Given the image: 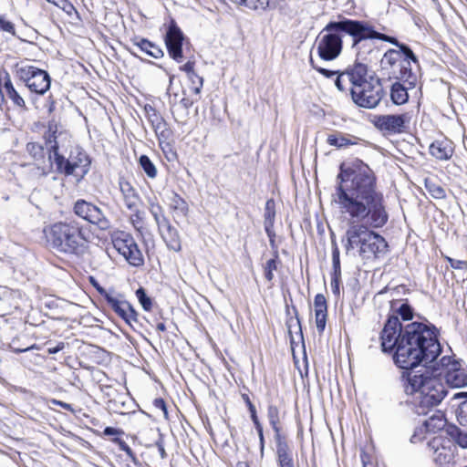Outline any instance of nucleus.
<instances>
[{"instance_id": "338daca9", "label": "nucleus", "mask_w": 467, "mask_h": 467, "mask_svg": "<svg viewBox=\"0 0 467 467\" xmlns=\"http://www.w3.org/2000/svg\"><path fill=\"white\" fill-rule=\"evenodd\" d=\"M57 404L59 405L61 408L68 410V411H71V412L74 411V409H73L72 405L69 404V403H66L64 401H57Z\"/></svg>"}, {"instance_id": "a878e982", "label": "nucleus", "mask_w": 467, "mask_h": 467, "mask_svg": "<svg viewBox=\"0 0 467 467\" xmlns=\"http://www.w3.org/2000/svg\"><path fill=\"white\" fill-rule=\"evenodd\" d=\"M107 304L124 321L133 309V306L128 301L119 300L113 296L108 298Z\"/></svg>"}, {"instance_id": "f257e3e1", "label": "nucleus", "mask_w": 467, "mask_h": 467, "mask_svg": "<svg viewBox=\"0 0 467 467\" xmlns=\"http://www.w3.org/2000/svg\"><path fill=\"white\" fill-rule=\"evenodd\" d=\"M332 198L349 225L343 239L347 254L358 249L365 259L385 254L388 243L374 230L384 227L389 214L372 169L358 159L348 165L341 163Z\"/></svg>"}, {"instance_id": "603ef678", "label": "nucleus", "mask_w": 467, "mask_h": 467, "mask_svg": "<svg viewBox=\"0 0 467 467\" xmlns=\"http://www.w3.org/2000/svg\"><path fill=\"white\" fill-rule=\"evenodd\" d=\"M340 281H341V275H337L336 274H332L331 289H332V293L337 297H339V296H340V288H339Z\"/></svg>"}, {"instance_id": "cd10ccee", "label": "nucleus", "mask_w": 467, "mask_h": 467, "mask_svg": "<svg viewBox=\"0 0 467 467\" xmlns=\"http://www.w3.org/2000/svg\"><path fill=\"white\" fill-rule=\"evenodd\" d=\"M57 125L55 121H49L48 130L45 134L46 147L49 154H54L58 151L57 138Z\"/></svg>"}, {"instance_id": "3c124183", "label": "nucleus", "mask_w": 467, "mask_h": 467, "mask_svg": "<svg viewBox=\"0 0 467 467\" xmlns=\"http://www.w3.org/2000/svg\"><path fill=\"white\" fill-rule=\"evenodd\" d=\"M310 63H311V66L313 67V68H315L317 72H319L320 74H322L324 77H326L327 78H330L336 75L337 77L338 74L340 73L339 71L329 70V69L316 66L314 63V60L312 58L310 59Z\"/></svg>"}, {"instance_id": "f704fd0d", "label": "nucleus", "mask_w": 467, "mask_h": 467, "mask_svg": "<svg viewBox=\"0 0 467 467\" xmlns=\"http://www.w3.org/2000/svg\"><path fill=\"white\" fill-rule=\"evenodd\" d=\"M425 188L432 198L444 199L446 197L444 188L431 180H425Z\"/></svg>"}, {"instance_id": "72a5a7b5", "label": "nucleus", "mask_w": 467, "mask_h": 467, "mask_svg": "<svg viewBox=\"0 0 467 467\" xmlns=\"http://www.w3.org/2000/svg\"><path fill=\"white\" fill-rule=\"evenodd\" d=\"M465 398L458 407L456 417L460 425L467 428V392H460L455 395V398Z\"/></svg>"}, {"instance_id": "f8f14e48", "label": "nucleus", "mask_w": 467, "mask_h": 467, "mask_svg": "<svg viewBox=\"0 0 467 467\" xmlns=\"http://www.w3.org/2000/svg\"><path fill=\"white\" fill-rule=\"evenodd\" d=\"M360 30L362 37L361 42L363 43L362 50L366 52V55H369L374 50L373 44L368 41L379 39L396 46L399 48L396 49V52H402L406 57L412 56L413 51L408 45L400 43L394 36L378 32L375 27L368 21L360 20Z\"/></svg>"}, {"instance_id": "dca6fc26", "label": "nucleus", "mask_w": 467, "mask_h": 467, "mask_svg": "<svg viewBox=\"0 0 467 467\" xmlns=\"http://www.w3.org/2000/svg\"><path fill=\"white\" fill-rule=\"evenodd\" d=\"M446 425L445 415L441 410L435 412L424 421L423 426L415 430L413 435L410 437V442L417 443L423 439L425 431L436 432L442 430Z\"/></svg>"}, {"instance_id": "9b49d317", "label": "nucleus", "mask_w": 467, "mask_h": 467, "mask_svg": "<svg viewBox=\"0 0 467 467\" xmlns=\"http://www.w3.org/2000/svg\"><path fill=\"white\" fill-rule=\"evenodd\" d=\"M353 102L360 108L374 109L381 101L384 90L379 78H374L350 93Z\"/></svg>"}, {"instance_id": "de8ad7c7", "label": "nucleus", "mask_w": 467, "mask_h": 467, "mask_svg": "<svg viewBox=\"0 0 467 467\" xmlns=\"http://www.w3.org/2000/svg\"><path fill=\"white\" fill-rule=\"evenodd\" d=\"M315 312H327V300L324 295L317 294L314 299Z\"/></svg>"}, {"instance_id": "2f4dec72", "label": "nucleus", "mask_w": 467, "mask_h": 467, "mask_svg": "<svg viewBox=\"0 0 467 467\" xmlns=\"http://www.w3.org/2000/svg\"><path fill=\"white\" fill-rule=\"evenodd\" d=\"M180 70L184 71L187 73L189 79L192 81V84L195 83V80H193V78H197L198 80V86L193 88V92L195 94H199L201 92V89L202 88V78L198 76L196 72L194 71V62L193 61H188L183 66L180 67Z\"/></svg>"}, {"instance_id": "bf43d9fd", "label": "nucleus", "mask_w": 467, "mask_h": 467, "mask_svg": "<svg viewBox=\"0 0 467 467\" xmlns=\"http://www.w3.org/2000/svg\"><path fill=\"white\" fill-rule=\"evenodd\" d=\"M60 9L65 11L67 14L71 15L73 12H77L75 6L68 0H64L59 6Z\"/></svg>"}, {"instance_id": "6e6552de", "label": "nucleus", "mask_w": 467, "mask_h": 467, "mask_svg": "<svg viewBox=\"0 0 467 467\" xmlns=\"http://www.w3.org/2000/svg\"><path fill=\"white\" fill-rule=\"evenodd\" d=\"M365 59H358L353 65L348 66L344 71L340 72L336 78L335 85L339 91L353 92L356 88L361 87L375 77L368 73V65L364 63Z\"/></svg>"}, {"instance_id": "bb28decb", "label": "nucleus", "mask_w": 467, "mask_h": 467, "mask_svg": "<svg viewBox=\"0 0 467 467\" xmlns=\"http://www.w3.org/2000/svg\"><path fill=\"white\" fill-rule=\"evenodd\" d=\"M410 88L409 85L405 87L397 80L391 85L390 88V99L391 101L396 105H403L409 100L408 89Z\"/></svg>"}, {"instance_id": "39448f33", "label": "nucleus", "mask_w": 467, "mask_h": 467, "mask_svg": "<svg viewBox=\"0 0 467 467\" xmlns=\"http://www.w3.org/2000/svg\"><path fill=\"white\" fill-rule=\"evenodd\" d=\"M44 233L50 247L58 254L79 259L88 253L87 229L76 220L54 223Z\"/></svg>"}, {"instance_id": "aec40b11", "label": "nucleus", "mask_w": 467, "mask_h": 467, "mask_svg": "<svg viewBox=\"0 0 467 467\" xmlns=\"http://www.w3.org/2000/svg\"><path fill=\"white\" fill-rule=\"evenodd\" d=\"M430 154L439 161H448L454 152L453 142L448 139L434 140L429 148Z\"/></svg>"}, {"instance_id": "e433bc0d", "label": "nucleus", "mask_w": 467, "mask_h": 467, "mask_svg": "<svg viewBox=\"0 0 467 467\" xmlns=\"http://www.w3.org/2000/svg\"><path fill=\"white\" fill-rule=\"evenodd\" d=\"M139 162L148 177L153 179L157 176V169L147 155H141L139 159Z\"/></svg>"}, {"instance_id": "e2e57ef3", "label": "nucleus", "mask_w": 467, "mask_h": 467, "mask_svg": "<svg viewBox=\"0 0 467 467\" xmlns=\"http://www.w3.org/2000/svg\"><path fill=\"white\" fill-rule=\"evenodd\" d=\"M64 347H65V344L63 342H60L57 346H55L53 348H49L47 349V351L49 354H56L59 351H61L64 348Z\"/></svg>"}, {"instance_id": "4468645a", "label": "nucleus", "mask_w": 467, "mask_h": 467, "mask_svg": "<svg viewBox=\"0 0 467 467\" xmlns=\"http://www.w3.org/2000/svg\"><path fill=\"white\" fill-rule=\"evenodd\" d=\"M410 117L404 114H387L374 117V126L382 132L388 134H400L406 131L409 127Z\"/></svg>"}, {"instance_id": "58836bf2", "label": "nucleus", "mask_w": 467, "mask_h": 467, "mask_svg": "<svg viewBox=\"0 0 467 467\" xmlns=\"http://www.w3.org/2000/svg\"><path fill=\"white\" fill-rule=\"evenodd\" d=\"M26 150L35 161H41L45 158L44 147L36 142H29L26 145Z\"/></svg>"}, {"instance_id": "4c0bfd02", "label": "nucleus", "mask_w": 467, "mask_h": 467, "mask_svg": "<svg viewBox=\"0 0 467 467\" xmlns=\"http://www.w3.org/2000/svg\"><path fill=\"white\" fill-rule=\"evenodd\" d=\"M397 304H400V306L396 309V312L403 320H410L413 317L412 307L407 302H394L391 306L392 309H395Z\"/></svg>"}, {"instance_id": "1a4fd4ad", "label": "nucleus", "mask_w": 467, "mask_h": 467, "mask_svg": "<svg viewBox=\"0 0 467 467\" xmlns=\"http://www.w3.org/2000/svg\"><path fill=\"white\" fill-rule=\"evenodd\" d=\"M15 72L18 79L33 93L44 95L50 88L51 78L44 69L30 65L16 64Z\"/></svg>"}, {"instance_id": "423d86ee", "label": "nucleus", "mask_w": 467, "mask_h": 467, "mask_svg": "<svg viewBox=\"0 0 467 467\" xmlns=\"http://www.w3.org/2000/svg\"><path fill=\"white\" fill-rule=\"evenodd\" d=\"M419 67V61L416 55L406 57L402 52H396V49H389L383 55L380 60L382 70L388 72L390 78L400 80L414 88L417 83L418 75L412 68L411 64Z\"/></svg>"}, {"instance_id": "f3484780", "label": "nucleus", "mask_w": 467, "mask_h": 467, "mask_svg": "<svg viewBox=\"0 0 467 467\" xmlns=\"http://www.w3.org/2000/svg\"><path fill=\"white\" fill-rule=\"evenodd\" d=\"M133 48H129L131 55L138 57L134 48L139 49L142 53L153 58H161L164 56L163 50L155 43L147 38L136 36L130 39Z\"/></svg>"}, {"instance_id": "a18cd8bd", "label": "nucleus", "mask_w": 467, "mask_h": 467, "mask_svg": "<svg viewBox=\"0 0 467 467\" xmlns=\"http://www.w3.org/2000/svg\"><path fill=\"white\" fill-rule=\"evenodd\" d=\"M144 110L150 124H158V122L163 119L151 105H146Z\"/></svg>"}, {"instance_id": "473e14b6", "label": "nucleus", "mask_w": 467, "mask_h": 467, "mask_svg": "<svg viewBox=\"0 0 467 467\" xmlns=\"http://www.w3.org/2000/svg\"><path fill=\"white\" fill-rule=\"evenodd\" d=\"M278 258V250L274 251V257L267 260L263 265L264 275L267 282L272 283L274 279V271L277 270L278 265L280 264Z\"/></svg>"}, {"instance_id": "052dcab7", "label": "nucleus", "mask_w": 467, "mask_h": 467, "mask_svg": "<svg viewBox=\"0 0 467 467\" xmlns=\"http://www.w3.org/2000/svg\"><path fill=\"white\" fill-rule=\"evenodd\" d=\"M156 446L158 447L159 453L161 459H165L167 457V453L164 449L163 441L161 439L156 441Z\"/></svg>"}, {"instance_id": "37998d69", "label": "nucleus", "mask_w": 467, "mask_h": 467, "mask_svg": "<svg viewBox=\"0 0 467 467\" xmlns=\"http://www.w3.org/2000/svg\"><path fill=\"white\" fill-rule=\"evenodd\" d=\"M332 265H333V273L332 274H336L337 275H341L339 250H338V247H337L336 242H333Z\"/></svg>"}, {"instance_id": "9d476101", "label": "nucleus", "mask_w": 467, "mask_h": 467, "mask_svg": "<svg viewBox=\"0 0 467 467\" xmlns=\"http://www.w3.org/2000/svg\"><path fill=\"white\" fill-rule=\"evenodd\" d=\"M112 244L130 265L140 267L144 265V256L130 234L123 231L116 233L112 238Z\"/></svg>"}, {"instance_id": "7c9ffc66", "label": "nucleus", "mask_w": 467, "mask_h": 467, "mask_svg": "<svg viewBox=\"0 0 467 467\" xmlns=\"http://www.w3.org/2000/svg\"><path fill=\"white\" fill-rule=\"evenodd\" d=\"M447 434L462 448H467V432L461 430L454 424L449 425L446 429Z\"/></svg>"}, {"instance_id": "4be33fe9", "label": "nucleus", "mask_w": 467, "mask_h": 467, "mask_svg": "<svg viewBox=\"0 0 467 467\" xmlns=\"http://www.w3.org/2000/svg\"><path fill=\"white\" fill-rule=\"evenodd\" d=\"M161 235L165 242L167 247L175 252H179L182 249L181 240L178 231L170 223L169 221L164 222L161 226L158 227Z\"/></svg>"}, {"instance_id": "7ed1b4c3", "label": "nucleus", "mask_w": 467, "mask_h": 467, "mask_svg": "<svg viewBox=\"0 0 467 467\" xmlns=\"http://www.w3.org/2000/svg\"><path fill=\"white\" fill-rule=\"evenodd\" d=\"M400 380L405 393L414 396V409L418 415H427L447 394L441 379L427 367L403 371Z\"/></svg>"}, {"instance_id": "0e129e2a", "label": "nucleus", "mask_w": 467, "mask_h": 467, "mask_svg": "<svg viewBox=\"0 0 467 467\" xmlns=\"http://www.w3.org/2000/svg\"><path fill=\"white\" fill-rule=\"evenodd\" d=\"M265 224H267L268 226H273V219H274V216H275V213L273 212H270V211H267L265 212Z\"/></svg>"}, {"instance_id": "b1692460", "label": "nucleus", "mask_w": 467, "mask_h": 467, "mask_svg": "<svg viewBox=\"0 0 467 467\" xmlns=\"http://www.w3.org/2000/svg\"><path fill=\"white\" fill-rule=\"evenodd\" d=\"M276 455L279 467H295L292 450L284 439L276 440Z\"/></svg>"}, {"instance_id": "c03bdc74", "label": "nucleus", "mask_w": 467, "mask_h": 467, "mask_svg": "<svg viewBox=\"0 0 467 467\" xmlns=\"http://www.w3.org/2000/svg\"><path fill=\"white\" fill-rule=\"evenodd\" d=\"M138 316L137 311L133 308L125 320V322L136 332H140V328H142V324L140 322Z\"/></svg>"}, {"instance_id": "864d4df0", "label": "nucleus", "mask_w": 467, "mask_h": 467, "mask_svg": "<svg viewBox=\"0 0 467 467\" xmlns=\"http://www.w3.org/2000/svg\"><path fill=\"white\" fill-rule=\"evenodd\" d=\"M446 260L449 262L451 267L453 269H467V261L456 260L449 256H446Z\"/></svg>"}, {"instance_id": "2eb2a0df", "label": "nucleus", "mask_w": 467, "mask_h": 467, "mask_svg": "<svg viewBox=\"0 0 467 467\" xmlns=\"http://www.w3.org/2000/svg\"><path fill=\"white\" fill-rule=\"evenodd\" d=\"M184 39V34L175 20L171 19L164 36V42L170 57L177 63H181L183 59L182 45Z\"/></svg>"}, {"instance_id": "412c9836", "label": "nucleus", "mask_w": 467, "mask_h": 467, "mask_svg": "<svg viewBox=\"0 0 467 467\" xmlns=\"http://www.w3.org/2000/svg\"><path fill=\"white\" fill-rule=\"evenodd\" d=\"M119 187L126 208L128 210H136L140 202V197L135 188L123 178L119 179Z\"/></svg>"}, {"instance_id": "5fc2aeb1", "label": "nucleus", "mask_w": 467, "mask_h": 467, "mask_svg": "<svg viewBox=\"0 0 467 467\" xmlns=\"http://www.w3.org/2000/svg\"><path fill=\"white\" fill-rule=\"evenodd\" d=\"M90 283L92 285L96 288V290L99 292L100 296H102L106 301H108L109 297H111L112 295L106 291L93 278H90Z\"/></svg>"}, {"instance_id": "79ce46f5", "label": "nucleus", "mask_w": 467, "mask_h": 467, "mask_svg": "<svg viewBox=\"0 0 467 467\" xmlns=\"http://www.w3.org/2000/svg\"><path fill=\"white\" fill-rule=\"evenodd\" d=\"M130 211L133 213L130 218L131 224L137 231L140 232V230L143 228L144 213L139 209V206L136 207V210Z\"/></svg>"}, {"instance_id": "6e6d98bb", "label": "nucleus", "mask_w": 467, "mask_h": 467, "mask_svg": "<svg viewBox=\"0 0 467 467\" xmlns=\"http://www.w3.org/2000/svg\"><path fill=\"white\" fill-rule=\"evenodd\" d=\"M254 427L258 433L259 441H260V453H261V457H263L264 451H265V437H264L263 426H262V424H257Z\"/></svg>"}, {"instance_id": "ddd939ff", "label": "nucleus", "mask_w": 467, "mask_h": 467, "mask_svg": "<svg viewBox=\"0 0 467 467\" xmlns=\"http://www.w3.org/2000/svg\"><path fill=\"white\" fill-rule=\"evenodd\" d=\"M74 213L79 218L98 226L100 230H108L110 222L102 210L92 202L78 199L73 206Z\"/></svg>"}, {"instance_id": "ea45409f", "label": "nucleus", "mask_w": 467, "mask_h": 467, "mask_svg": "<svg viewBox=\"0 0 467 467\" xmlns=\"http://www.w3.org/2000/svg\"><path fill=\"white\" fill-rule=\"evenodd\" d=\"M113 442H115L120 451H123L126 452L129 459L135 464L140 465V462L138 458L136 457L135 453L131 450V448L121 439L119 438H114Z\"/></svg>"}, {"instance_id": "0eeeda50", "label": "nucleus", "mask_w": 467, "mask_h": 467, "mask_svg": "<svg viewBox=\"0 0 467 467\" xmlns=\"http://www.w3.org/2000/svg\"><path fill=\"white\" fill-rule=\"evenodd\" d=\"M49 165L47 167H37L38 174L41 176H47L53 165L56 167V171L65 176L76 174L83 177L88 172L90 160L88 154L80 148H76L70 151L68 158H65L58 151L48 156Z\"/></svg>"}, {"instance_id": "393cba45", "label": "nucleus", "mask_w": 467, "mask_h": 467, "mask_svg": "<svg viewBox=\"0 0 467 467\" xmlns=\"http://www.w3.org/2000/svg\"><path fill=\"white\" fill-rule=\"evenodd\" d=\"M358 140L359 139L355 136L336 131L327 136V142L330 146H334L337 149H342L349 145L357 144Z\"/></svg>"}, {"instance_id": "c756f323", "label": "nucleus", "mask_w": 467, "mask_h": 467, "mask_svg": "<svg viewBox=\"0 0 467 467\" xmlns=\"http://www.w3.org/2000/svg\"><path fill=\"white\" fill-rule=\"evenodd\" d=\"M267 418L270 425L272 426L275 435V439L280 440L283 439L281 437V428L279 426V410L275 405L270 404L267 407Z\"/></svg>"}, {"instance_id": "f03ea898", "label": "nucleus", "mask_w": 467, "mask_h": 467, "mask_svg": "<svg viewBox=\"0 0 467 467\" xmlns=\"http://www.w3.org/2000/svg\"><path fill=\"white\" fill-rule=\"evenodd\" d=\"M438 328L429 322L402 326L397 316H390L380 333L383 352H393L395 364L404 371L433 362L441 353Z\"/></svg>"}, {"instance_id": "09e8293b", "label": "nucleus", "mask_w": 467, "mask_h": 467, "mask_svg": "<svg viewBox=\"0 0 467 467\" xmlns=\"http://www.w3.org/2000/svg\"><path fill=\"white\" fill-rule=\"evenodd\" d=\"M151 126L159 137L167 139L169 130L166 128V122H165L164 119H161L158 122V124H151Z\"/></svg>"}, {"instance_id": "69168bd1", "label": "nucleus", "mask_w": 467, "mask_h": 467, "mask_svg": "<svg viewBox=\"0 0 467 467\" xmlns=\"http://www.w3.org/2000/svg\"><path fill=\"white\" fill-rule=\"evenodd\" d=\"M180 104L185 109H188L189 108L192 107V101L190 100L189 99L187 98H183L181 99L180 101Z\"/></svg>"}, {"instance_id": "5701e85b", "label": "nucleus", "mask_w": 467, "mask_h": 467, "mask_svg": "<svg viewBox=\"0 0 467 467\" xmlns=\"http://www.w3.org/2000/svg\"><path fill=\"white\" fill-rule=\"evenodd\" d=\"M3 87L5 88V96L12 101L15 108L18 109L20 111L28 110L24 98L14 87L10 75L7 72H5V76L4 78Z\"/></svg>"}, {"instance_id": "a211bd4d", "label": "nucleus", "mask_w": 467, "mask_h": 467, "mask_svg": "<svg viewBox=\"0 0 467 467\" xmlns=\"http://www.w3.org/2000/svg\"><path fill=\"white\" fill-rule=\"evenodd\" d=\"M442 441L441 437H434L428 442V448L432 451L433 461L441 466L448 464L453 458L451 448L444 446Z\"/></svg>"}, {"instance_id": "4d7b16f0", "label": "nucleus", "mask_w": 467, "mask_h": 467, "mask_svg": "<svg viewBox=\"0 0 467 467\" xmlns=\"http://www.w3.org/2000/svg\"><path fill=\"white\" fill-rule=\"evenodd\" d=\"M153 406L155 409L161 410L163 412L164 416L167 417L168 411H167L166 403L163 399L156 398L153 400Z\"/></svg>"}, {"instance_id": "6ab92c4d", "label": "nucleus", "mask_w": 467, "mask_h": 467, "mask_svg": "<svg viewBox=\"0 0 467 467\" xmlns=\"http://www.w3.org/2000/svg\"><path fill=\"white\" fill-rule=\"evenodd\" d=\"M448 385L452 388H462L467 385V370L461 364L454 361L451 364L445 374Z\"/></svg>"}, {"instance_id": "680f3d73", "label": "nucleus", "mask_w": 467, "mask_h": 467, "mask_svg": "<svg viewBox=\"0 0 467 467\" xmlns=\"http://www.w3.org/2000/svg\"><path fill=\"white\" fill-rule=\"evenodd\" d=\"M103 433L107 436H113L120 433V431L113 427H106Z\"/></svg>"}, {"instance_id": "c85d7f7f", "label": "nucleus", "mask_w": 467, "mask_h": 467, "mask_svg": "<svg viewBox=\"0 0 467 467\" xmlns=\"http://www.w3.org/2000/svg\"><path fill=\"white\" fill-rule=\"evenodd\" d=\"M170 206L178 216L186 217L189 213L188 203L176 192L171 193Z\"/></svg>"}, {"instance_id": "49530a36", "label": "nucleus", "mask_w": 467, "mask_h": 467, "mask_svg": "<svg viewBox=\"0 0 467 467\" xmlns=\"http://www.w3.org/2000/svg\"><path fill=\"white\" fill-rule=\"evenodd\" d=\"M317 329L319 334H322L326 327L327 312H315Z\"/></svg>"}, {"instance_id": "c9c22d12", "label": "nucleus", "mask_w": 467, "mask_h": 467, "mask_svg": "<svg viewBox=\"0 0 467 467\" xmlns=\"http://www.w3.org/2000/svg\"><path fill=\"white\" fill-rule=\"evenodd\" d=\"M149 210L158 227L169 221L163 214L162 207L157 202H150Z\"/></svg>"}, {"instance_id": "13d9d810", "label": "nucleus", "mask_w": 467, "mask_h": 467, "mask_svg": "<svg viewBox=\"0 0 467 467\" xmlns=\"http://www.w3.org/2000/svg\"><path fill=\"white\" fill-rule=\"evenodd\" d=\"M271 227L272 226H268L267 224H265V232L269 237V244H270L271 247L274 249V251H275V250H277V246H276L275 241V234L271 230Z\"/></svg>"}, {"instance_id": "a19ab883", "label": "nucleus", "mask_w": 467, "mask_h": 467, "mask_svg": "<svg viewBox=\"0 0 467 467\" xmlns=\"http://www.w3.org/2000/svg\"><path fill=\"white\" fill-rule=\"evenodd\" d=\"M136 296H137L140 304L141 305L142 308L145 311L151 310L152 300L150 296H148V295L146 294V291L143 287H140L139 289H137Z\"/></svg>"}, {"instance_id": "774afa93", "label": "nucleus", "mask_w": 467, "mask_h": 467, "mask_svg": "<svg viewBox=\"0 0 467 467\" xmlns=\"http://www.w3.org/2000/svg\"><path fill=\"white\" fill-rule=\"evenodd\" d=\"M13 351L15 353H23V352H26L32 348H35V346H31V347H26V348H15V347H11Z\"/></svg>"}, {"instance_id": "20e7f679", "label": "nucleus", "mask_w": 467, "mask_h": 467, "mask_svg": "<svg viewBox=\"0 0 467 467\" xmlns=\"http://www.w3.org/2000/svg\"><path fill=\"white\" fill-rule=\"evenodd\" d=\"M343 35L351 37V49L358 59H365L366 52L362 50L360 20L347 17L338 21H330L322 29L317 38L319 57L326 61H332L338 57L343 48Z\"/></svg>"}, {"instance_id": "8fccbe9b", "label": "nucleus", "mask_w": 467, "mask_h": 467, "mask_svg": "<svg viewBox=\"0 0 467 467\" xmlns=\"http://www.w3.org/2000/svg\"><path fill=\"white\" fill-rule=\"evenodd\" d=\"M0 30L16 36L15 25L2 16H0Z\"/></svg>"}]
</instances>
